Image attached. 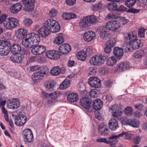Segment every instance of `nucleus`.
Masks as SVG:
<instances>
[{"label":"nucleus","mask_w":147,"mask_h":147,"mask_svg":"<svg viewBox=\"0 0 147 147\" xmlns=\"http://www.w3.org/2000/svg\"><path fill=\"white\" fill-rule=\"evenodd\" d=\"M125 42L128 43L133 49L141 48L144 45L143 42L137 38V36L132 32L126 34L125 35Z\"/></svg>","instance_id":"f257e3e1"},{"label":"nucleus","mask_w":147,"mask_h":147,"mask_svg":"<svg viewBox=\"0 0 147 147\" xmlns=\"http://www.w3.org/2000/svg\"><path fill=\"white\" fill-rule=\"evenodd\" d=\"M18 33L17 35V38L22 39V44L25 47L28 48H32L33 47L31 42H30V37L27 30L24 28H22L18 30Z\"/></svg>","instance_id":"f03ea898"},{"label":"nucleus","mask_w":147,"mask_h":147,"mask_svg":"<svg viewBox=\"0 0 147 147\" xmlns=\"http://www.w3.org/2000/svg\"><path fill=\"white\" fill-rule=\"evenodd\" d=\"M87 92L86 90L82 91L81 94L83 93L84 96L82 97L80 100V104L81 106L84 109L88 110L90 108H92V101L91 98H89L87 95Z\"/></svg>","instance_id":"7ed1b4c3"},{"label":"nucleus","mask_w":147,"mask_h":147,"mask_svg":"<svg viewBox=\"0 0 147 147\" xmlns=\"http://www.w3.org/2000/svg\"><path fill=\"white\" fill-rule=\"evenodd\" d=\"M108 56L105 54H100L96 55L90 58L89 63L92 65L98 66L104 64Z\"/></svg>","instance_id":"20e7f679"},{"label":"nucleus","mask_w":147,"mask_h":147,"mask_svg":"<svg viewBox=\"0 0 147 147\" xmlns=\"http://www.w3.org/2000/svg\"><path fill=\"white\" fill-rule=\"evenodd\" d=\"M39 71H36L33 74L34 80H42L44 78L47 77L49 72V68L45 66H40Z\"/></svg>","instance_id":"39448f33"},{"label":"nucleus","mask_w":147,"mask_h":147,"mask_svg":"<svg viewBox=\"0 0 147 147\" xmlns=\"http://www.w3.org/2000/svg\"><path fill=\"white\" fill-rule=\"evenodd\" d=\"M96 17L94 15L88 16L84 17L80 21V26L83 28L88 27L91 24L95 23L97 21Z\"/></svg>","instance_id":"423d86ee"},{"label":"nucleus","mask_w":147,"mask_h":147,"mask_svg":"<svg viewBox=\"0 0 147 147\" xmlns=\"http://www.w3.org/2000/svg\"><path fill=\"white\" fill-rule=\"evenodd\" d=\"M42 97L43 98H48L47 104L52 105L55 102V99L59 96V93L58 91L54 92L49 94L45 91H42Z\"/></svg>","instance_id":"0eeeda50"},{"label":"nucleus","mask_w":147,"mask_h":147,"mask_svg":"<svg viewBox=\"0 0 147 147\" xmlns=\"http://www.w3.org/2000/svg\"><path fill=\"white\" fill-rule=\"evenodd\" d=\"M121 24L120 22L116 20H111L106 23V28L107 30L114 32H117L120 28Z\"/></svg>","instance_id":"6e6552de"},{"label":"nucleus","mask_w":147,"mask_h":147,"mask_svg":"<svg viewBox=\"0 0 147 147\" xmlns=\"http://www.w3.org/2000/svg\"><path fill=\"white\" fill-rule=\"evenodd\" d=\"M23 141L26 143H31L33 141L34 136L32 130L30 129H24L22 133Z\"/></svg>","instance_id":"1a4fd4ad"},{"label":"nucleus","mask_w":147,"mask_h":147,"mask_svg":"<svg viewBox=\"0 0 147 147\" xmlns=\"http://www.w3.org/2000/svg\"><path fill=\"white\" fill-rule=\"evenodd\" d=\"M35 0H22L24 10L27 12L32 11L34 8Z\"/></svg>","instance_id":"9d476101"},{"label":"nucleus","mask_w":147,"mask_h":147,"mask_svg":"<svg viewBox=\"0 0 147 147\" xmlns=\"http://www.w3.org/2000/svg\"><path fill=\"white\" fill-rule=\"evenodd\" d=\"M21 112L18 115L15 116L14 114L12 115L13 117L15 116L14 119L15 120V123L17 126H22L25 123L26 121L27 118L24 115L21 114Z\"/></svg>","instance_id":"9b49d317"},{"label":"nucleus","mask_w":147,"mask_h":147,"mask_svg":"<svg viewBox=\"0 0 147 147\" xmlns=\"http://www.w3.org/2000/svg\"><path fill=\"white\" fill-rule=\"evenodd\" d=\"M88 84L92 87L95 88H100L101 84L100 80L96 77H90L88 80Z\"/></svg>","instance_id":"f8f14e48"},{"label":"nucleus","mask_w":147,"mask_h":147,"mask_svg":"<svg viewBox=\"0 0 147 147\" xmlns=\"http://www.w3.org/2000/svg\"><path fill=\"white\" fill-rule=\"evenodd\" d=\"M127 8L123 5H120L117 8L116 11L117 12L123 13L124 12L126 11L128 13H137L140 12V9H134V8H130L128 10H127Z\"/></svg>","instance_id":"ddd939ff"},{"label":"nucleus","mask_w":147,"mask_h":147,"mask_svg":"<svg viewBox=\"0 0 147 147\" xmlns=\"http://www.w3.org/2000/svg\"><path fill=\"white\" fill-rule=\"evenodd\" d=\"M46 51L45 46L42 45H36L31 50L34 55H40L44 53Z\"/></svg>","instance_id":"4468645a"},{"label":"nucleus","mask_w":147,"mask_h":147,"mask_svg":"<svg viewBox=\"0 0 147 147\" xmlns=\"http://www.w3.org/2000/svg\"><path fill=\"white\" fill-rule=\"evenodd\" d=\"M30 37V41L33 45V47L38 45L40 41V36L38 34L34 33H28Z\"/></svg>","instance_id":"2eb2a0df"},{"label":"nucleus","mask_w":147,"mask_h":147,"mask_svg":"<svg viewBox=\"0 0 147 147\" xmlns=\"http://www.w3.org/2000/svg\"><path fill=\"white\" fill-rule=\"evenodd\" d=\"M71 47L67 43H64L61 45L59 48V52L62 54L65 55L70 52Z\"/></svg>","instance_id":"dca6fc26"},{"label":"nucleus","mask_w":147,"mask_h":147,"mask_svg":"<svg viewBox=\"0 0 147 147\" xmlns=\"http://www.w3.org/2000/svg\"><path fill=\"white\" fill-rule=\"evenodd\" d=\"M121 0H108L111 1L108 3L106 6L107 8L111 12L116 11L117 8V5L115 2H119Z\"/></svg>","instance_id":"f3484780"},{"label":"nucleus","mask_w":147,"mask_h":147,"mask_svg":"<svg viewBox=\"0 0 147 147\" xmlns=\"http://www.w3.org/2000/svg\"><path fill=\"white\" fill-rule=\"evenodd\" d=\"M110 108L113 111V115L116 118L119 117V116H121L123 113L121 108L118 107L117 104L111 107Z\"/></svg>","instance_id":"a211bd4d"},{"label":"nucleus","mask_w":147,"mask_h":147,"mask_svg":"<svg viewBox=\"0 0 147 147\" xmlns=\"http://www.w3.org/2000/svg\"><path fill=\"white\" fill-rule=\"evenodd\" d=\"M113 53L114 56L117 57L118 60H120L123 55V49L118 47H115L113 48Z\"/></svg>","instance_id":"6ab92c4d"},{"label":"nucleus","mask_w":147,"mask_h":147,"mask_svg":"<svg viewBox=\"0 0 147 147\" xmlns=\"http://www.w3.org/2000/svg\"><path fill=\"white\" fill-rule=\"evenodd\" d=\"M7 106L9 107V108L13 109H16L19 107L20 105L19 100L17 99L11 100H9L7 102Z\"/></svg>","instance_id":"aec40b11"},{"label":"nucleus","mask_w":147,"mask_h":147,"mask_svg":"<svg viewBox=\"0 0 147 147\" xmlns=\"http://www.w3.org/2000/svg\"><path fill=\"white\" fill-rule=\"evenodd\" d=\"M95 36V33L93 31H89L84 34L83 38L86 41L89 42L92 40Z\"/></svg>","instance_id":"412c9836"},{"label":"nucleus","mask_w":147,"mask_h":147,"mask_svg":"<svg viewBox=\"0 0 147 147\" xmlns=\"http://www.w3.org/2000/svg\"><path fill=\"white\" fill-rule=\"evenodd\" d=\"M9 49L11 53L14 55L15 54H18L20 53L22 50V48L19 44H13L11 45Z\"/></svg>","instance_id":"4be33fe9"},{"label":"nucleus","mask_w":147,"mask_h":147,"mask_svg":"<svg viewBox=\"0 0 147 147\" xmlns=\"http://www.w3.org/2000/svg\"><path fill=\"white\" fill-rule=\"evenodd\" d=\"M44 25L38 30V33L40 36L42 38H46L49 35L50 31Z\"/></svg>","instance_id":"5701e85b"},{"label":"nucleus","mask_w":147,"mask_h":147,"mask_svg":"<svg viewBox=\"0 0 147 147\" xmlns=\"http://www.w3.org/2000/svg\"><path fill=\"white\" fill-rule=\"evenodd\" d=\"M103 102L102 100L100 99H96L93 102L92 108L96 111H98L101 109L103 106Z\"/></svg>","instance_id":"b1692460"},{"label":"nucleus","mask_w":147,"mask_h":147,"mask_svg":"<svg viewBox=\"0 0 147 147\" xmlns=\"http://www.w3.org/2000/svg\"><path fill=\"white\" fill-rule=\"evenodd\" d=\"M106 28H102L100 30L99 35L102 39L106 40L109 38L110 37V33L109 31L106 30Z\"/></svg>","instance_id":"393cba45"},{"label":"nucleus","mask_w":147,"mask_h":147,"mask_svg":"<svg viewBox=\"0 0 147 147\" xmlns=\"http://www.w3.org/2000/svg\"><path fill=\"white\" fill-rule=\"evenodd\" d=\"M109 127L112 131L115 130L117 128L119 127L117 120L114 119H111L109 121Z\"/></svg>","instance_id":"a878e982"},{"label":"nucleus","mask_w":147,"mask_h":147,"mask_svg":"<svg viewBox=\"0 0 147 147\" xmlns=\"http://www.w3.org/2000/svg\"><path fill=\"white\" fill-rule=\"evenodd\" d=\"M24 59V56L22 55H13L11 56L10 58L11 60L13 62L18 63H22Z\"/></svg>","instance_id":"bb28decb"},{"label":"nucleus","mask_w":147,"mask_h":147,"mask_svg":"<svg viewBox=\"0 0 147 147\" xmlns=\"http://www.w3.org/2000/svg\"><path fill=\"white\" fill-rule=\"evenodd\" d=\"M79 99V97L77 93H72L68 94L67 96V99L71 102H76Z\"/></svg>","instance_id":"cd10ccee"},{"label":"nucleus","mask_w":147,"mask_h":147,"mask_svg":"<svg viewBox=\"0 0 147 147\" xmlns=\"http://www.w3.org/2000/svg\"><path fill=\"white\" fill-rule=\"evenodd\" d=\"M61 17L63 19L68 20L76 18L77 16L71 13L64 12L62 14Z\"/></svg>","instance_id":"c85d7f7f"},{"label":"nucleus","mask_w":147,"mask_h":147,"mask_svg":"<svg viewBox=\"0 0 147 147\" xmlns=\"http://www.w3.org/2000/svg\"><path fill=\"white\" fill-rule=\"evenodd\" d=\"M54 82L51 81H47L45 83L44 85L46 90L49 91L54 90Z\"/></svg>","instance_id":"c756f323"},{"label":"nucleus","mask_w":147,"mask_h":147,"mask_svg":"<svg viewBox=\"0 0 147 147\" xmlns=\"http://www.w3.org/2000/svg\"><path fill=\"white\" fill-rule=\"evenodd\" d=\"M61 71V68L59 66L53 67L50 71V74L53 76H57L60 74Z\"/></svg>","instance_id":"7c9ffc66"},{"label":"nucleus","mask_w":147,"mask_h":147,"mask_svg":"<svg viewBox=\"0 0 147 147\" xmlns=\"http://www.w3.org/2000/svg\"><path fill=\"white\" fill-rule=\"evenodd\" d=\"M117 58L115 56H112L108 59L107 62V64L109 66H113L115 65L117 62L120 60H118Z\"/></svg>","instance_id":"2f4dec72"},{"label":"nucleus","mask_w":147,"mask_h":147,"mask_svg":"<svg viewBox=\"0 0 147 147\" xmlns=\"http://www.w3.org/2000/svg\"><path fill=\"white\" fill-rule=\"evenodd\" d=\"M55 20L52 19H49L44 22V25L46 27V28L51 31L52 27L53 26V25H54L53 23Z\"/></svg>","instance_id":"473e14b6"},{"label":"nucleus","mask_w":147,"mask_h":147,"mask_svg":"<svg viewBox=\"0 0 147 147\" xmlns=\"http://www.w3.org/2000/svg\"><path fill=\"white\" fill-rule=\"evenodd\" d=\"M103 4L101 1H99L95 4H93L91 7V9L94 11H96L99 9H102Z\"/></svg>","instance_id":"72a5a7b5"},{"label":"nucleus","mask_w":147,"mask_h":147,"mask_svg":"<svg viewBox=\"0 0 147 147\" xmlns=\"http://www.w3.org/2000/svg\"><path fill=\"white\" fill-rule=\"evenodd\" d=\"M70 80L67 79H65L60 85L59 88L61 90L65 89L70 86Z\"/></svg>","instance_id":"f704fd0d"},{"label":"nucleus","mask_w":147,"mask_h":147,"mask_svg":"<svg viewBox=\"0 0 147 147\" xmlns=\"http://www.w3.org/2000/svg\"><path fill=\"white\" fill-rule=\"evenodd\" d=\"M144 54V50H140L135 52L133 55V57L136 59H140L143 57Z\"/></svg>","instance_id":"c9c22d12"},{"label":"nucleus","mask_w":147,"mask_h":147,"mask_svg":"<svg viewBox=\"0 0 147 147\" xmlns=\"http://www.w3.org/2000/svg\"><path fill=\"white\" fill-rule=\"evenodd\" d=\"M89 94L90 96L92 98H96L100 94V92L97 89L94 88L91 89L90 92L87 94Z\"/></svg>","instance_id":"e433bc0d"},{"label":"nucleus","mask_w":147,"mask_h":147,"mask_svg":"<svg viewBox=\"0 0 147 147\" xmlns=\"http://www.w3.org/2000/svg\"><path fill=\"white\" fill-rule=\"evenodd\" d=\"M77 56L78 59L82 61H84L86 59L87 54L86 52L82 51L80 52H78Z\"/></svg>","instance_id":"4c0bfd02"},{"label":"nucleus","mask_w":147,"mask_h":147,"mask_svg":"<svg viewBox=\"0 0 147 147\" xmlns=\"http://www.w3.org/2000/svg\"><path fill=\"white\" fill-rule=\"evenodd\" d=\"M54 25L52 27L51 32L53 33H55L59 32L60 29V26L58 22L55 20Z\"/></svg>","instance_id":"58836bf2"},{"label":"nucleus","mask_w":147,"mask_h":147,"mask_svg":"<svg viewBox=\"0 0 147 147\" xmlns=\"http://www.w3.org/2000/svg\"><path fill=\"white\" fill-rule=\"evenodd\" d=\"M98 131L102 135L104 136L107 134L109 132L108 129L105 127L104 126L101 125L99 126Z\"/></svg>","instance_id":"ea45409f"},{"label":"nucleus","mask_w":147,"mask_h":147,"mask_svg":"<svg viewBox=\"0 0 147 147\" xmlns=\"http://www.w3.org/2000/svg\"><path fill=\"white\" fill-rule=\"evenodd\" d=\"M128 124L134 127H138L139 125V122L136 119H130L128 120Z\"/></svg>","instance_id":"a19ab883"},{"label":"nucleus","mask_w":147,"mask_h":147,"mask_svg":"<svg viewBox=\"0 0 147 147\" xmlns=\"http://www.w3.org/2000/svg\"><path fill=\"white\" fill-rule=\"evenodd\" d=\"M10 19V22L11 24L12 28L16 27L19 25V21L18 20L14 18H9Z\"/></svg>","instance_id":"79ce46f5"},{"label":"nucleus","mask_w":147,"mask_h":147,"mask_svg":"<svg viewBox=\"0 0 147 147\" xmlns=\"http://www.w3.org/2000/svg\"><path fill=\"white\" fill-rule=\"evenodd\" d=\"M64 42V38L62 36H58L56 37L53 41L54 44L59 45Z\"/></svg>","instance_id":"37998d69"},{"label":"nucleus","mask_w":147,"mask_h":147,"mask_svg":"<svg viewBox=\"0 0 147 147\" xmlns=\"http://www.w3.org/2000/svg\"><path fill=\"white\" fill-rule=\"evenodd\" d=\"M11 45V44H10L7 41L4 40H0V48H6L7 46L8 47H10Z\"/></svg>","instance_id":"c03bdc74"},{"label":"nucleus","mask_w":147,"mask_h":147,"mask_svg":"<svg viewBox=\"0 0 147 147\" xmlns=\"http://www.w3.org/2000/svg\"><path fill=\"white\" fill-rule=\"evenodd\" d=\"M10 19L9 18H7L3 23V25L5 28L7 29H11L12 28L11 24L9 22Z\"/></svg>","instance_id":"a18cd8bd"},{"label":"nucleus","mask_w":147,"mask_h":147,"mask_svg":"<svg viewBox=\"0 0 147 147\" xmlns=\"http://www.w3.org/2000/svg\"><path fill=\"white\" fill-rule=\"evenodd\" d=\"M116 43V41L114 38H112L108 40L105 44V45L114 48Z\"/></svg>","instance_id":"49530a36"},{"label":"nucleus","mask_w":147,"mask_h":147,"mask_svg":"<svg viewBox=\"0 0 147 147\" xmlns=\"http://www.w3.org/2000/svg\"><path fill=\"white\" fill-rule=\"evenodd\" d=\"M137 0H127L125 2V4L127 7L131 8L135 4Z\"/></svg>","instance_id":"de8ad7c7"},{"label":"nucleus","mask_w":147,"mask_h":147,"mask_svg":"<svg viewBox=\"0 0 147 147\" xmlns=\"http://www.w3.org/2000/svg\"><path fill=\"white\" fill-rule=\"evenodd\" d=\"M10 52L9 49L3 48H0V55L3 56L7 55Z\"/></svg>","instance_id":"09e8293b"},{"label":"nucleus","mask_w":147,"mask_h":147,"mask_svg":"<svg viewBox=\"0 0 147 147\" xmlns=\"http://www.w3.org/2000/svg\"><path fill=\"white\" fill-rule=\"evenodd\" d=\"M124 113L127 116H130L133 113V109L130 107H127L124 110Z\"/></svg>","instance_id":"8fccbe9b"},{"label":"nucleus","mask_w":147,"mask_h":147,"mask_svg":"<svg viewBox=\"0 0 147 147\" xmlns=\"http://www.w3.org/2000/svg\"><path fill=\"white\" fill-rule=\"evenodd\" d=\"M32 23L31 19L30 18H25L23 21L24 25L26 26H29Z\"/></svg>","instance_id":"3c124183"},{"label":"nucleus","mask_w":147,"mask_h":147,"mask_svg":"<svg viewBox=\"0 0 147 147\" xmlns=\"http://www.w3.org/2000/svg\"><path fill=\"white\" fill-rule=\"evenodd\" d=\"M55 53V50H51L46 53V56L49 59H52L54 54Z\"/></svg>","instance_id":"603ef678"},{"label":"nucleus","mask_w":147,"mask_h":147,"mask_svg":"<svg viewBox=\"0 0 147 147\" xmlns=\"http://www.w3.org/2000/svg\"><path fill=\"white\" fill-rule=\"evenodd\" d=\"M146 29L143 27H141L139 29L138 35L140 37L142 38L144 37L145 32Z\"/></svg>","instance_id":"864d4df0"},{"label":"nucleus","mask_w":147,"mask_h":147,"mask_svg":"<svg viewBox=\"0 0 147 147\" xmlns=\"http://www.w3.org/2000/svg\"><path fill=\"white\" fill-rule=\"evenodd\" d=\"M58 13V11L54 9H52L50 11L49 13V16L52 17H55Z\"/></svg>","instance_id":"5fc2aeb1"},{"label":"nucleus","mask_w":147,"mask_h":147,"mask_svg":"<svg viewBox=\"0 0 147 147\" xmlns=\"http://www.w3.org/2000/svg\"><path fill=\"white\" fill-rule=\"evenodd\" d=\"M125 132L123 131L122 133L118 134V135L112 136L109 137V139L110 140L116 139L119 138L120 137H122L124 135V136L125 133H125Z\"/></svg>","instance_id":"6e6d98bb"},{"label":"nucleus","mask_w":147,"mask_h":147,"mask_svg":"<svg viewBox=\"0 0 147 147\" xmlns=\"http://www.w3.org/2000/svg\"><path fill=\"white\" fill-rule=\"evenodd\" d=\"M113 48L104 45V51L106 53H110L112 50Z\"/></svg>","instance_id":"4d7b16f0"},{"label":"nucleus","mask_w":147,"mask_h":147,"mask_svg":"<svg viewBox=\"0 0 147 147\" xmlns=\"http://www.w3.org/2000/svg\"><path fill=\"white\" fill-rule=\"evenodd\" d=\"M123 63L122 62L118 63L116 69L117 71L121 72L124 71V69L123 67Z\"/></svg>","instance_id":"13d9d810"},{"label":"nucleus","mask_w":147,"mask_h":147,"mask_svg":"<svg viewBox=\"0 0 147 147\" xmlns=\"http://www.w3.org/2000/svg\"><path fill=\"white\" fill-rule=\"evenodd\" d=\"M123 63V67L124 69V71L125 70H128L129 69L131 65L130 63L128 62H122Z\"/></svg>","instance_id":"bf43d9fd"},{"label":"nucleus","mask_w":147,"mask_h":147,"mask_svg":"<svg viewBox=\"0 0 147 147\" xmlns=\"http://www.w3.org/2000/svg\"><path fill=\"white\" fill-rule=\"evenodd\" d=\"M96 141L97 142H104L107 144H109L110 143V140H107V139L105 138H98Z\"/></svg>","instance_id":"052dcab7"},{"label":"nucleus","mask_w":147,"mask_h":147,"mask_svg":"<svg viewBox=\"0 0 147 147\" xmlns=\"http://www.w3.org/2000/svg\"><path fill=\"white\" fill-rule=\"evenodd\" d=\"M144 107V105L141 103L137 104L135 106V109L140 111H142L143 110Z\"/></svg>","instance_id":"680f3d73"},{"label":"nucleus","mask_w":147,"mask_h":147,"mask_svg":"<svg viewBox=\"0 0 147 147\" xmlns=\"http://www.w3.org/2000/svg\"><path fill=\"white\" fill-rule=\"evenodd\" d=\"M117 13H109L108 15V18L110 19L117 18Z\"/></svg>","instance_id":"e2e57ef3"},{"label":"nucleus","mask_w":147,"mask_h":147,"mask_svg":"<svg viewBox=\"0 0 147 147\" xmlns=\"http://www.w3.org/2000/svg\"><path fill=\"white\" fill-rule=\"evenodd\" d=\"M76 1V0H66L65 2L67 5L72 6L75 3Z\"/></svg>","instance_id":"0e129e2a"},{"label":"nucleus","mask_w":147,"mask_h":147,"mask_svg":"<svg viewBox=\"0 0 147 147\" xmlns=\"http://www.w3.org/2000/svg\"><path fill=\"white\" fill-rule=\"evenodd\" d=\"M140 136H137L134 138L133 140V143L135 144H138L140 142Z\"/></svg>","instance_id":"69168bd1"},{"label":"nucleus","mask_w":147,"mask_h":147,"mask_svg":"<svg viewBox=\"0 0 147 147\" xmlns=\"http://www.w3.org/2000/svg\"><path fill=\"white\" fill-rule=\"evenodd\" d=\"M120 20L122 25L126 24L129 21L128 19H126L125 17H120Z\"/></svg>","instance_id":"338daca9"},{"label":"nucleus","mask_w":147,"mask_h":147,"mask_svg":"<svg viewBox=\"0 0 147 147\" xmlns=\"http://www.w3.org/2000/svg\"><path fill=\"white\" fill-rule=\"evenodd\" d=\"M7 16L5 14H2L1 16H0V24L4 22L7 19Z\"/></svg>","instance_id":"774afa93"}]
</instances>
